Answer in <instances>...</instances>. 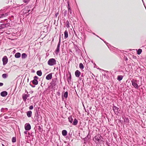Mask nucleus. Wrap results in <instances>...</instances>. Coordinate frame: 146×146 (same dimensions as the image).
<instances>
[{"instance_id": "obj_4", "label": "nucleus", "mask_w": 146, "mask_h": 146, "mask_svg": "<svg viewBox=\"0 0 146 146\" xmlns=\"http://www.w3.org/2000/svg\"><path fill=\"white\" fill-rule=\"evenodd\" d=\"M30 95L29 94H23L22 96V98L23 101L26 102L27 98L29 97Z\"/></svg>"}, {"instance_id": "obj_41", "label": "nucleus", "mask_w": 146, "mask_h": 146, "mask_svg": "<svg viewBox=\"0 0 146 146\" xmlns=\"http://www.w3.org/2000/svg\"><path fill=\"white\" fill-rule=\"evenodd\" d=\"M24 2L25 3H27L28 2L29 0H23Z\"/></svg>"}, {"instance_id": "obj_18", "label": "nucleus", "mask_w": 146, "mask_h": 146, "mask_svg": "<svg viewBox=\"0 0 146 146\" xmlns=\"http://www.w3.org/2000/svg\"><path fill=\"white\" fill-rule=\"evenodd\" d=\"M78 123V121L76 119H74V121L73 122V123H72V125H77Z\"/></svg>"}, {"instance_id": "obj_44", "label": "nucleus", "mask_w": 146, "mask_h": 146, "mask_svg": "<svg viewBox=\"0 0 146 146\" xmlns=\"http://www.w3.org/2000/svg\"><path fill=\"white\" fill-rule=\"evenodd\" d=\"M30 11V9H29L28 10H27V11H28L27 12H25V13H28L29 12V11Z\"/></svg>"}, {"instance_id": "obj_34", "label": "nucleus", "mask_w": 146, "mask_h": 146, "mask_svg": "<svg viewBox=\"0 0 146 146\" xmlns=\"http://www.w3.org/2000/svg\"><path fill=\"white\" fill-rule=\"evenodd\" d=\"M67 7L68 9H71V7L70 6V4L68 2V5Z\"/></svg>"}, {"instance_id": "obj_51", "label": "nucleus", "mask_w": 146, "mask_h": 146, "mask_svg": "<svg viewBox=\"0 0 146 146\" xmlns=\"http://www.w3.org/2000/svg\"><path fill=\"white\" fill-rule=\"evenodd\" d=\"M7 117H5V118L6 119H7Z\"/></svg>"}, {"instance_id": "obj_27", "label": "nucleus", "mask_w": 146, "mask_h": 146, "mask_svg": "<svg viewBox=\"0 0 146 146\" xmlns=\"http://www.w3.org/2000/svg\"><path fill=\"white\" fill-rule=\"evenodd\" d=\"M71 74H70L69 76L68 77V81L69 83H70L71 82Z\"/></svg>"}, {"instance_id": "obj_14", "label": "nucleus", "mask_w": 146, "mask_h": 146, "mask_svg": "<svg viewBox=\"0 0 146 146\" xmlns=\"http://www.w3.org/2000/svg\"><path fill=\"white\" fill-rule=\"evenodd\" d=\"M68 17H72V10L71 9H68Z\"/></svg>"}, {"instance_id": "obj_3", "label": "nucleus", "mask_w": 146, "mask_h": 146, "mask_svg": "<svg viewBox=\"0 0 146 146\" xmlns=\"http://www.w3.org/2000/svg\"><path fill=\"white\" fill-rule=\"evenodd\" d=\"M60 38L59 42L58 44L56 50V52L57 53L59 52L60 51Z\"/></svg>"}, {"instance_id": "obj_32", "label": "nucleus", "mask_w": 146, "mask_h": 146, "mask_svg": "<svg viewBox=\"0 0 146 146\" xmlns=\"http://www.w3.org/2000/svg\"><path fill=\"white\" fill-rule=\"evenodd\" d=\"M142 50L141 49H139L137 51V54H140L142 52Z\"/></svg>"}, {"instance_id": "obj_6", "label": "nucleus", "mask_w": 146, "mask_h": 146, "mask_svg": "<svg viewBox=\"0 0 146 146\" xmlns=\"http://www.w3.org/2000/svg\"><path fill=\"white\" fill-rule=\"evenodd\" d=\"M9 24L8 23H4L0 25V30L4 28L5 27H7L9 25Z\"/></svg>"}, {"instance_id": "obj_38", "label": "nucleus", "mask_w": 146, "mask_h": 146, "mask_svg": "<svg viewBox=\"0 0 146 146\" xmlns=\"http://www.w3.org/2000/svg\"><path fill=\"white\" fill-rule=\"evenodd\" d=\"M36 117L37 118V120L38 121V119L39 118V116L38 114H37L36 115Z\"/></svg>"}, {"instance_id": "obj_11", "label": "nucleus", "mask_w": 146, "mask_h": 146, "mask_svg": "<svg viewBox=\"0 0 146 146\" xmlns=\"http://www.w3.org/2000/svg\"><path fill=\"white\" fill-rule=\"evenodd\" d=\"M80 74V72L78 70H76L75 72V75L76 77H79Z\"/></svg>"}, {"instance_id": "obj_10", "label": "nucleus", "mask_w": 146, "mask_h": 146, "mask_svg": "<svg viewBox=\"0 0 146 146\" xmlns=\"http://www.w3.org/2000/svg\"><path fill=\"white\" fill-rule=\"evenodd\" d=\"M52 77V73H50L46 76V78L47 80H50L51 79Z\"/></svg>"}, {"instance_id": "obj_42", "label": "nucleus", "mask_w": 146, "mask_h": 146, "mask_svg": "<svg viewBox=\"0 0 146 146\" xmlns=\"http://www.w3.org/2000/svg\"><path fill=\"white\" fill-rule=\"evenodd\" d=\"M3 84L2 83L0 82V86H3Z\"/></svg>"}, {"instance_id": "obj_53", "label": "nucleus", "mask_w": 146, "mask_h": 146, "mask_svg": "<svg viewBox=\"0 0 146 146\" xmlns=\"http://www.w3.org/2000/svg\"><path fill=\"white\" fill-rule=\"evenodd\" d=\"M7 20V19H5V20Z\"/></svg>"}, {"instance_id": "obj_31", "label": "nucleus", "mask_w": 146, "mask_h": 146, "mask_svg": "<svg viewBox=\"0 0 146 146\" xmlns=\"http://www.w3.org/2000/svg\"><path fill=\"white\" fill-rule=\"evenodd\" d=\"M12 141L13 143H15L16 142V138L15 137H13L12 138Z\"/></svg>"}, {"instance_id": "obj_49", "label": "nucleus", "mask_w": 146, "mask_h": 146, "mask_svg": "<svg viewBox=\"0 0 146 146\" xmlns=\"http://www.w3.org/2000/svg\"><path fill=\"white\" fill-rule=\"evenodd\" d=\"M142 0V2H143V5H145V4L144 3L143 0Z\"/></svg>"}, {"instance_id": "obj_26", "label": "nucleus", "mask_w": 146, "mask_h": 146, "mask_svg": "<svg viewBox=\"0 0 146 146\" xmlns=\"http://www.w3.org/2000/svg\"><path fill=\"white\" fill-rule=\"evenodd\" d=\"M79 67L80 69L81 70L83 69L84 68V66L83 64L82 63H80L79 64Z\"/></svg>"}, {"instance_id": "obj_22", "label": "nucleus", "mask_w": 146, "mask_h": 146, "mask_svg": "<svg viewBox=\"0 0 146 146\" xmlns=\"http://www.w3.org/2000/svg\"><path fill=\"white\" fill-rule=\"evenodd\" d=\"M123 78V76H118L117 77V80H118L119 81H120Z\"/></svg>"}, {"instance_id": "obj_15", "label": "nucleus", "mask_w": 146, "mask_h": 146, "mask_svg": "<svg viewBox=\"0 0 146 146\" xmlns=\"http://www.w3.org/2000/svg\"><path fill=\"white\" fill-rule=\"evenodd\" d=\"M32 111H29L27 112V114L28 117H31L32 115Z\"/></svg>"}, {"instance_id": "obj_30", "label": "nucleus", "mask_w": 146, "mask_h": 146, "mask_svg": "<svg viewBox=\"0 0 146 146\" xmlns=\"http://www.w3.org/2000/svg\"><path fill=\"white\" fill-rule=\"evenodd\" d=\"M68 96V92H65L64 94V96L66 98Z\"/></svg>"}, {"instance_id": "obj_23", "label": "nucleus", "mask_w": 146, "mask_h": 146, "mask_svg": "<svg viewBox=\"0 0 146 146\" xmlns=\"http://www.w3.org/2000/svg\"><path fill=\"white\" fill-rule=\"evenodd\" d=\"M8 110V109L7 108H2L1 109V112H4L6 111H7Z\"/></svg>"}, {"instance_id": "obj_24", "label": "nucleus", "mask_w": 146, "mask_h": 146, "mask_svg": "<svg viewBox=\"0 0 146 146\" xmlns=\"http://www.w3.org/2000/svg\"><path fill=\"white\" fill-rule=\"evenodd\" d=\"M8 76V75L7 74H4L2 75V77L4 78H7Z\"/></svg>"}, {"instance_id": "obj_21", "label": "nucleus", "mask_w": 146, "mask_h": 146, "mask_svg": "<svg viewBox=\"0 0 146 146\" xmlns=\"http://www.w3.org/2000/svg\"><path fill=\"white\" fill-rule=\"evenodd\" d=\"M37 74L39 76H40L42 74V73L41 70H38L36 72Z\"/></svg>"}, {"instance_id": "obj_28", "label": "nucleus", "mask_w": 146, "mask_h": 146, "mask_svg": "<svg viewBox=\"0 0 146 146\" xmlns=\"http://www.w3.org/2000/svg\"><path fill=\"white\" fill-rule=\"evenodd\" d=\"M21 56L23 58H25L27 57V55L25 53H23L22 54Z\"/></svg>"}, {"instance_id": "obj_45", "label": "nucleus", "mask_w": 146, "mask_h": 146, "mask_svg": "<svg viewBox=\"0 0 146 146\" xmlns=\"http://www.w3.org/2000/svg\"><path fill=\"white\" fill-rule=\"evenodd\" d=\"M93 34L94 35H96L95 34V33H93ZM96 36L97 37H99V36H98V35H96ZM100 39H101L100 38Z\"/></svg>"}, {"instance_id": "obj_13", "label": "nucleus", "mask_w": 146, "mask_h": 146, "mask_svg": "<svg viewBox=\"0 0 146 146\" xmlns=\"http://www.w3.org/2000/svg\"><path fill=\"white\" fill-rule=\"evenodd\" d=\"M7 95V92L6 91L2 92L1 93V95L3 97H5Z\"/></svg>"}, {"instance_id": "obj_43", "label": "nucleus", "mask_w": 146, "mask_h": 146, "mask_svg": "<svg viewBox=\"0 0 146 146\" xmlns=\"http://www.w3.org/2000/svg\"><path fill=\"white\" fill-rule=\"evenodd\" d=\"M58 15V13H56V14H55V16H56V17H57V15Z\"/></svg>"}, {"instance_id": "obj_2", "label": "nucleus", "mask_w": 146, "mask_h": 146, "mask_svg": "<svg viewBox=\"0 0 146 146\" xmlns=\"http://www.w3.org/2000/svg\"><path fill=\"white\" fill-rule=\"evenodd\" d=\"M48 64L50 66L54 65L56 64V60L53 58L50 59L48 62Z\"/></svg>"}, {"instance_id": "obj_52", "label": "nucleus", "mask_w": 146, "mask_h": 146, "mask_svg": "<svg viewBox=\"0 0 146 146\" xmlns=\"http://www.w3.org/2000/svg\"><path fill=\"white\" fill-rule=\"evenodd\" d=\"M26 92H27V94H28V92H27V91H26Z\"/></svg>"}, {"instance_id": "obj_48", "label": "nucleus", "mask_w": 146, "mask_h": 146, "mask_svg": "<svg viewBox=\"0 0 146 146\" xmlns=\"http://www.w3.org/2000/svg\"><path fill=\"white\" fill-rule=\"evenodd\" d=\"M24 133L25 134H27V131H25L24 132Z\"/></svg>"}, {"instance_id": "obj_19", "label": "nucleus", "mask_w": 146, "mask_h": 146, "mask_svg": "<svg viewBox=\"0 0 146 146\" xmlns=\"http://www.w3.org/2000/svg\"><path fill=\"white\" fill-rule=\"evenodd\" d=\"M62 134L63 135L66 136L67 134V131L66 130H64L62 131Z\"/></svg>"}, {"instance_id": "obj_1", "label": "nucleus", "mask_w": 146, "mask_h": 146, "mask_svg": "<svg viewBox=\"0 0 146 146\" xmlns=\"http://www.w3.org/2000/svg\"><path fill=\"white\" fill-rule=\"evenodd\" d=\"M138 81L136 80L133 79L131 81L133 87L137 89L139 87L140 85L139 86L137 84Z\"/></svg>"}, {"instance_id": "obj_29", "label": "nucleus", "mask_w": 146, "mask_h": 146, "mask_svg": "<svg viewBox=\"0 0 146 146\" xmlns=\"http://www.w3.org/2000/svg\"><path fill=\"white\" fill-rule=\"evenodd\" d=\"M66 27H67L68 28H69L70 27V26H69L70 23L68 21H66Z\"/></svg>"}, {"instance_id": "obj_39", "label": "nucleus", "mask_w": 146, "mask_h": 146, "mask_svg": "<svg viewBox=\"0 0 146 146\" xmlns=\"http://www.w3.org/2000/svg\"><path fill=\"white\" fill-rule=\"evenodd\" d=\"M34 79H38V77L36 76H35L34 77Z\"/></svg>"}, {"instance_id": "obj_40", "label": "nucleus", "mask_w": 146, "mask_h": 146, "mask_svg": "<svg viewBox=\"0 0 146 146\" xmlns=\"http://www.w3.org/2000/svg\"><path fill=\"white\" fill-rule=\"evenodd\" d=\"M29 8L28 7H26L24 9V11H23V12H24L25 10H26V9L27 10Z\"/></svg>"}, {"instance_id": "obj_25", "label": "nucleus", "mask_w": 146, "mask_h": 146, "mask_svg": "<svg viewBox=\"0 0 146 146\" xmlns=\"http://www.w3.org/2000/svg\"><path fill=\"white\" fill-rule=\"evenodd\" d=\"M69 121L70 123H72L73 121V119L72 116H70L68 118Z\"/></svg>"}, {"instance_id": "obj_35", "label": "nucleus", "mask_w": 146, "mask_h": 146, "mask_svg": "<svg viewBox=\"0 0 146 146\" xmlns=\"http://www.w3.org/2000/svg\"><path fill=\"white\" fill-rule=\"evenodd\" d=\"M38 129L39 131H41V130H42V128H41V127L40 126H38Z\"/></svg>"}, {"instance_id": "obj_16", "label": "nucleus", "mask_w": 146, "mask_h": 146, "mask_svg": "<svg viewBox=\"0 0 146 146\" xmlns=\"http://www.w3.org/2000/svg\"><path fill=\"white\" fill-rule=\"evenodd\" d=\"M64 38L66 39L68 37V31L66 30L64 32Z\"/></svg>"}, {"instance_id": "obj_36", "label": "nucleus", "mask_w": 146, "mask_h": 146, "mask_svg": "<svg viewBox=\"0 0 146 146\" xmlns=\"http://www.w3.org/2000/svg\"><path fill=\"white\" fill-rule=\"evenodd\" d=\"M33 108V106L31 105L29 107V109L30 110H32Z\"/></svg>"}, {"instance_id": "obj_46", "label": "nucleus", "mask_w": 146, "mask_h": 146, "mask_svg": "<svg viewBox=\"0 0 146 146\" xmlns=\"http://www.w3.org/2000/svg\"><path fill=\"white\" fill-rule=\"evenodd\" d=\"M30 85L32 87H35V86H32L30 83Z\"/></svg>"}, {"instance_id": "obj_9", "label": "nucleus", "mask_w": 146, "mask_h": 146, "mask_svg": "<svg viewBox=\"0 0 146 146\" xmlns=\"http://www.w3.org/2000/svg\"><path fill=\"white\" fill-rule=\"evenodd\" d=\"M9 14V13L7 11L1 14H0V18L5 17L8 16Z\"/></svg>"}, {"instance_id": "obj_7", "label": "nucleus", "mask_w": 146, "mask_h": 146, "mask_svg": "<svg viewBox=\"0 0 146 146\" xmlns=\"http://www.w3.org/2000/svg\"><path fill=\"white\" fill-rule=\"evenodd\" d=\"M25 129L26 130H29L31 129V126L29 123H26L25 126Z\"/></svg>"}, {"instance_id": "obj_8", "label": "nucleus", "mask_w": 146, "mask_h": 146, "mask_svg": "<svg viewBox=\"0 0 146 146\" xmlns=\"http://www.w3.org/2000/svg\"><path fill=\"white\" fill-rule=\"evenodd\" d=\"M113 109L115 114H117L119 113V109L118 108L115 106H114L113 107Z\"/></svg>"}, {"instance_id": "obj_47", "label": "nucleus", "mask_w": 146, "mask_h": 146, "mask_svg": "<svg viewBox=\"0 0 146 146\" xmlns=\"http://www.w3.org/2000/svg\"><path fill=\"white\" fill-rule=\"evenodd\" d=\"M127 57H126L125 58V61H127Z\"/></svg>"}, {"instance_id": "obj_37", "label": "nucleus", "mask_w": 146, "mask_h": 146, "mask_svg": "<svg viewBox=\"0 0 146 146\" xmlns=\"http://www.w3.org/2000/svg\"><path fill=\"white\" fill-rule=\"evenodd\" d=\"M67 11L66 10H65L64 12V16H66L67 15Z\"/></svg>"}, {"instance_id": "obj_33", "label": "nucleus", "mask_w": 146, "mask_h": 146, "mask_svg": "<svg viewBox=\"0 0 146 146\" xmlns=\"http://www.w3.org/2000/svg\"><path fill=\"white\" fill-rule=\"evenodd\" d=\"M124 121L125 122H126L127 123H129V119L127 118H125L124 119Z\"/></svg>"}, {"instance_id": "obj_54", "label": "nucleus", "mask_w": 146, "mask_h": 146, "mask_svg": "<svg viewBox=\"0 0 146 146\" xmlns=\"http://www.w3.org/2000/svg\"><path fill=\"white\" fill-rule=\"evenodd\" d=\"M144 6H145V7H146L145 5H144ZM145 9H146V8H145Z\"/></svg>"}, {"instance_id": "obj_50", "label": "nucleus", "mask_w": 146, "mask_h": 146, "mask_svg": "<svg viewBox=\"0 0 146 146\" xmlns=\"http://www.w3.org/2000/svg\"><path fill=\"white\" fill-rule=\"evenodd\" d=\"M2 146H5L4 145H3V144H2Z\"/></svg>"}, {"instance_id": "obj_17", "label": "nucleus", "mask_w": 146, "mask_h": 146, "mask_svg": "<svg viewBox=\"0 0 146 146\" xmlns=\"http://www.w3.org/2000/svg\"><path fill=\"white\" fill-rule=\"evenodd\" d=\"M21 55V54L19 52H17L15 54V56L16 58H19L20 57Z\"/></svg>"}, {"instance_id": "obj_12", "label": "nucleus", "mask_w": 146, "mask_h": 146, "mask_svg": "<svg viewBox=\"0 0 146 146\" xmlns=\"http://www.w3.org/2000/svg\"><path fill=\"white\" fill-rule=\"evenodd\" d=\"M100 137H99L96 136L94 137V141L96 143H98L100 141Z\"/></svg>"}, {"instance_id": "obj_20", "label": "nucleus", "mask_w": 146, "mask_h": 146, "mask_svg": "<svg viewBox=\"0 0 146 146\" xmlns=\"http://www.w3.org/2000/svg\"><path fill=\"white\" fill-rule=\"evenodd\" d=\"M32 83L33 84L36 85L38 84V81L36 79H34L32 81Z\"/></svg>"}, {"instance_id": "obj_5", "label": "nucleus", "mask_w": 146, "mask_h": 146, "mask_svg": "<svg viewBox=\"0 0 146 146\" xmlns=\"http://www.w3.org/2000/svg\"><path fill=\"white\" fill-rule=\"evenodd\" d=\"M2 61L3 65H5L8 62V59L7 56H4L3 58Z\"/></svg>"}]
</instances>
